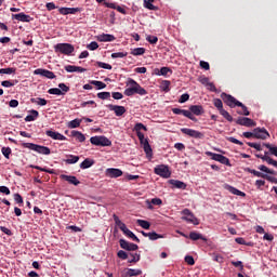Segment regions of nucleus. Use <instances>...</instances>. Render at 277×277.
<instances>
[{
  "instance_id": "1",
  "label": "nucleus",
  "mask_w": 277,
  "mask_h": 277,
  "mask_svg": "<svg viewBox=\"0 0 277 277\" xmlns=\"http://www.w3.org/2000/svg\"><path fill=\"white\" fill-rule=\"evenodd\" d=\"M221 98L232 109L235 107H241L242 113L239 114H241L242 116H250V110H248V107L243 105V103L237 101V98H235L233 95L223 92L221 93Z\"/></svg>"
},
{
  "instance_id": "2",
  "label": "nucleus",
  "mask_w": 277,
  "mask_h": 277,
  "mask_svg": "<svg viewBox=\"0 0 277 277\" xmlns=\"http://www.w3.org/2000/svg\"><path fill=\"white\" fill-rule=\"evenodd\" d=\"M123 94L126 96H133L135 94H138L140 96H146V94H148V91L142 88V85H140L137 81L130 79L127 83V89L124 90Z\"/></svg>"
},
{
  "instance_id": "3",
  "label": "nucleus",
  "mask_w": 277,
  "mask_h": 277,
  "mask_svg": "<svg viewBox=\"0 0 277 277\" xmlns=\"http://www.w3.org/2000/svg\"><path fill=\"white\" fill-rule=\"evenodd\" d=\"M24 148H28L29 150H35L39 155H51V148L34 143H23Z\"/></svg>"
},
{
  "instance_id": "4",
  "label": "nucleus",
  "mask_w": 277,
  "mask_h": 277,
  "mask_svg": "<svg viewBox=\"0 0 277 277\" xmlns=\"http://www.w3.org/2000/svg\"><path fill=\"white\" fill-rule=\"evenodd\" d=\"M54 51L63 55H72V53H75V45L70 43H57L54 45Z\"/></svg>"
},
{
  "instance_id": "5",
  "label": "nucleus",
  "mask_w": 277,
  "mask_h": 277,
  "mask_svg": "<svg viewBox=\"0 0 277 277\" xmlns=\"http://www.w3.org/2000/svg\"><path fill=\"white\" fill-rule=\"evenodd\" d=\"M207 157H211L213 161H219V163H223V166H228L230 168V160L226 158V156L222 154H215L213 151H206Z\"/></svg>"
},
{
  "instance_id": "6",
  "label": "nucleus",
  "mask_w": 277,
  "mask_h": 277,
  "mask_svg": "<svg viewBox=\"0 0 277 277\" xmlns=\"http://www.w3.org/2000/svg\"><path fill=\"white\" fill-rule=\"evenodd\" d=\"M182 215H184L182 216V220L188 222L189 224H194V226H198V224H200V221H198L196 215H194V213L189 209H184L182 211Z\"/></svg>"
},
{
  "instance_id": "7",
  "label": "nucleus",
  "mask_w": 277,
  "mask_h": 277,
  "mask_svg": "<svg viewBox=\"0 0 277 277\" xmlns=\"http://www.w3.org/2000/svg\"><path fill=\"white\" fill-rule=\"evenodd\" d=\"M155 174L161 176L162 179H170L172 176V172H170V168L166 164H159L154 169Z\"/></svg>"
},
{
  "instance_id": "8",
  "label": "nucleus",
  "mask_w": 277,
  "mask_h": 277,
  "mask_svg": "<svg viewBox=\"0 0 277 277\" xmlns=\"http://www.w3.org/2000/svg\"><path fill=\"white\" fill-rule=\"evenodd\" d=\"M90 142L93 146H111V142L106 136H92Z\"/></svg>"
},
{
  "instance_id": "9",
  "label": "nucleus",
  "mask_w": 277,
  "mask_h": 277,
  "mask_svg": "<svg viewBox=\"0 0 277 277\" xmlns=\"http://www.w3.org/2000/svg\"><path fill=\"white\" fill-rule=\"evenodd\" d=\"M137 137L143 145L144 153L147 155V157H153V148L150 147V144L148 143V138L144 137V133L138 132Z\"/></svg>"
},
{
  "instance_id": "10",
  "label": "nucleus",
  "mask_w": 277,
  "mask_h": 277,
  "mask_svg": "<svg viewBox=\"0 0 277 277\" xmlns=\"http://www.w3.org/2000/svg\"><path fill=\"white\" fill-rule=\"evenodd\" d=\"M181 132L184 133V135H188V137H194L195 140H203L205 134L200 131L189 129V128H182Z\"/></svg>"
},
{
  "instance_id": "11",
  "label": "nucleus",
  "mask_w": 277,
  "mask_h": 277,
  "mask_svg": "<svg viewBox=\"0 0 277 277\" xmlns=\"http://www.w3.org/2000/svg\"><path fill=\"white\" fill-rule=\"evenodd\" d=\"M172 113L175 114V116L182 115V116H185V118L193 120V122H198V119L189 110H185L181 108H172Z\"/></svg>"
},
{
  "instance_id": "12",
  "label": "nucleus",
  "mask_w": 277,
  "mask_h": 277,
  "mask_svg": "<svg viewBox=\"0 0 277 277\" xmlns=\"http://www.w3.org/2000/svg\"><path fill=\"white\" fill-rule=\"evenodd\" d=\"M119 246L122 250H128V252H135L140 247L133 242H129L124 239L119 240Z\"/></svg>"
},
{
  "instance_id": "13",
  "label": "nucleus",
  "mask_w": 277,
  "mask_h": 277,
  "mask_svg": "<svg viewBox=\"0 0 277 277\" xmlns=\"http://www.w3.org/2000/svg\"><path fill=\"white\" fill-rule=\"evenodd\" d=\"M253 135L255 140H267L269 137V132L265 128H255L253 130Z\"/></svg>"
},
{
  "instance_id": "14",
  "label": "nucleus",
  "mask_w": 277,
  "mask_h": 277,
  "mask_svg": "<svg viewBox=\"0 0 277 277\" xmlns=\"http://www.w3.org/2000/svg\"><path fill=\"white\" fill-rule=\"evenodd\" d=\"M110 111L115 113V116H124V114H127V108H124V106H118V105H114V104H108L106 106Z\"/></svg>"
},
{
  "instance_id": "15",
  "label": "nucleus",
  "mask_w": 277,
  "mask_h": 277,
  "mask_svg": "<svg viewBox=\"0 0 277 277\" xmlns=\"http://www.w3.org/2000/svg\"><path fill=\"white\" fill-rule=\"evenodd\" d=\"M236 124H240V127H256V122L248 117H239L236 120Z\"/></svg>"
},
{
  "instance_id": "16",
  "label": "nucleus",
  "mask_w": 277,
  "mask_h": 277,
  "mask_svg": "<svg viewBox=\"0 0 277 277\" xmlns=\"http://www.w3.org/2000/svg\"><path fill=\"white\" fill-rule=\"evenodd\" d=\"M34 75H40V77H45V79H55L53 71L42 68L35 69Z\"/></svg>"
},
{
  "instance_id": "17",
  "label": "nucleus",
  "mask_w": 277,
  "mask_h": 277,
  "mask_svg": "<svg viewBox=\"0 0 277 277\" xmlns=\"http://www.w3.org/2000/svg\"><path fill=\"white\" fill-rule=\"evenodd\" d=\"M12 18L14 21H19L21 23H31V21H34V18H31V16L25 14L24 12L18 13V14H12Z\"/></svg>"
},
{
  "instance_id": "18",
  "label": "nucleus",
  "mask_w": 277,
  "mask_h": 277,
  "mask_svg": "<svg viewBox=\"0 0 277 277\" xmlns=\"http://www.w3.org/2000/svg\"><path fill=\"white\" fill-rule=\"evenodd\" d=\"M61 179L63 181H66L67 183H69V185H75L76 187H77V185H81V182L75 175L62 174Z\"/></svg>"
},
{
  "instance_id": "19",
  "label": "nucleus",
  "mask_w": 277,
  "mask_h": 277,
  "mask_svg": "<svg viewBox=\"0 0 277 277\" xmlns=\"http://www.w3.org/2000/svg\"><path fill=\"white\" fill-rule=\"evenodd\" d=\"M106 176H109V179H118L122 176V170L116 168H108L106 170Z\"/></svg>"
},
{
  "instance_id": "20",
  "label": "nucleus",
  "mask_w": 277,
  "mask_h": 277,
  "mask_svg": "<svg viewBox=\"0 0 277 277\" xmlns=\"http://www.w3.org/2000/svg\"><path fill=\"white\" fill-rule=\"evenodd\" d=\"M45 135H48V137H51L52 140H58L60 142L66 141V136H64L60 132L48 130L45 131Z\"/></svg>"
},
{
  "instance_id": "21",
  "label": "nucleus",
  "mask_w": 277,
  "mask_h": 277,
  "mask_svg": "<svg viewBox=\"0 0 277 277\" xmlns=\"http://www.w3.org/2000/svg\"><path fill=\"white\" fill-rule=\"evenodd\" d=\"M60 14L63 16H67V14H77V12H81L79 8H61L58 10Z\"/></svg>"
},
{
  "instance_id": "22",
  "label": "nucleus",
  "mask_w": 277,
  "mask_h": 277,
  "mask_svg": "<svg viewBox=\"0 0 277 277\" xmlns=\"http://www.w3.org/2000/svg\"><path fill=\"white\" fill-rule=\"evenodd\" d=\"M189 111L194 116H202V114H205V108L202 107V105H192L189 107Z\"/></svg>"
},
{
  "instance_id": "23",
  "label": "nucleus",
  "mask_w": 277,
  "mask_h": 277,
  "mask_svg": "<svg viewBox=\"0 0 277 277\" xmlns=\"http://www.w3.org/2000/svg\"><path fill=\"white\" fill-rule=\"evenodd\" d=\"M114 40H116V37L114 35L102 34V35L97 36L98 42H114Z\"/></svg>"
},
{
  "instance_id": "24",
  "label": "nucleus",
  "mask_w": 277,
  "mask_h": 277,
  "mask_svg": "<svg viewBox=\"0 0 277 277\" xmlns=\"http://www.w3.org/2000/svg\"><path fill=\"white\" fill-rule=\"evenodd\" d=\"M225 189H227V192H229L230 194H234V196H241V198H246V193L237 189L236 187L234 186H230V185H226L225 186Z\"/></svg>"
},
{
  "instance_id": "25",
  "label": "nucleus",
  "mask_w": 277,
  "mask_h": 277,
  "mask_svg": "<svg viewBox=\"0 0 277 277\" xmlns=\"http://www.w3.org/2000/svg\"><path fill=\"white\" fill-rule=\"evenodd\" d=\"M65 70L66 72H85L87 69L75 65H66Z\"/></svg>"
},
{
  "instance_id": "26",
  "label": "nucleus",
  "mask_w": 277,
  "mask_h": 277,
  "mask_svg": "<svg viewBox=\"0 0 277 277\" xmlns=\"http://www.w3.org/2000/svg\"><path fill=\"white\" fill-rule=\"evenodd\" d=\"M29 114L31 115H28L25 117V122H34L35 120L38 119V116H40V113H38V110L36 109L29 110Z\"/></svg>"
},
{
  "instance_id": "27",
  "label": "nucleus",
  "mask_w": 277,
  "mask_h": 277,
  "mask_svg": "<svg viewBox=\"0 0 277 277\" xmlns=\"http://www.w3.org/2000/svg\"><path fill=\"white\" fill-rule=\"evenodd\" d=\"M170 185H173L176 189H187V184L179 180H169Z\"/></svg>"
},
{
  "instance_id": "28",
  "label": "nucleus",
  "mask_w": 277,
  "mask_h": 277,
  "mask_svg": "<svg viewBox=\"0 0 277 277\" xmlns=\"http://www.w3.org/2000/svg\"><path fill=\"white\" fill-rule=\"evenodd\" d=\"M104 5L106 8H110V10H117V12H120V14H127V10H124L122 6H116V3L104 2Z\"/></svg>"
},
{
  "instance_id": "29",
  "label": "nucleus",
  "mask_w": 277,
  "mask_h": 277,
  "mask_svg": "<svg viewBox=\"0 0 277 277\" xmlns=\"http://www.w3.org/2000/svg\"><path fill=\"white\" fill-rule=\"evenodd\" d=\"M189 239H192V241H198V239H201V241H207V238L202 236V234H198L196 232L189 233Z\"/></svg>"
},
{
  "instance_id": "30",
  "label": "nucleus",
  "mask_w": 277,
  "mask_h": 277,
  "mask_svg": "<svg viewBox=\"0 0 277 277\" xmlns=\"http://www.w3.org/2000/svg\"><path fill=\"white\" fill-rule=\"evenodd\" d=\"M92 166H94V160H92V159H90V158H85V159L80 163L81 170H88V168H92Z\"/></svg>"
},
{
  "instance_id": "31",
  "label": "nucleus",
  "mask_w": 277,
  "mask_h": 277,
  "mask_svg": "<svg viewBox=\"0 0 277 277\" xmlns=\"http://www.w3.org/2000/svg\"><path fill=\"white\" fill-rule=\"evenodd\" d=\"M71 137H76L78 142H85V135L77 130L71 131Z\"/></svg>"
},
{
  "instance_id": "32",
  "label": "nucleus",
  "mask_w": 277,
  "mask_h": 277,
  "mask_svg": "<svg viewBox=\"0 0 277 277\" xmlns=\"http://www.w3.org/2000/svg\"><path fill=\"white\" fill-rule=\"evenodd\" d=\"M67 157L68 158L65 159V163H67L68 166H72L79 161V156L69 155Z\"/></svg>"
},
{
  "instance_id": "33",
  "label": "nucleus",
  "mask_w": 277,
  "mask_h": 277,
  "mask_svg": "<svg viewBox=\"0 0 277 277\" xmlns=\"http://www.w3.org/2000/svg\"><path fill=\"white\" fill-rule=\"evenodd\" d=\"M148 209H153V205L159 207L163 205V201L160 198H153L150 201H147Z\"/></svg>"
},
{
  "instance_id": "34",
  "label": "nucleus",
  "mask_w": 277,
  "mask_h": 277,
  "mask_svg": "<svg viewBox=\"0 0 277 277\" xmlns=\"http://www.w3.org/2000/svg\"><path fill=\"white\" fill-rule=\"evenodd\" d=\"M136 224H138V226H141V228H144L145 230H149L150 229V222H148L146 220L138 219L136 221Z\"/></svg>"
},
{
  "instance_id": "35",
  "label": "nucleus",
  "mask_w": 277,
  "mask_h": 277,
  "mask_svg": "<svg viewBox=\"0 0 277 277\" xmlns=\"http://www.w3.org/2000/svg\"><path fill=\"white\" fill-rule=\"evenodd\" d=\"M246 171L249 172V174H253V176H258L259 179H265V173H262L254 169L247 168Z\"/></svg>"
},
{
  "instance_id": "36",
  "label": "nucleus",
  "mask_w": 277,
  "mask_h": 277,
  "mask_svg": "<svg viewBox=\"0 0 277 277\" xmlns=\"http://www.w3.org/2000/svg\"><path fill=\"white\" fill-rule=\"evenodd\" d=\"M18 83V80H4L1 82L2 88H14Z\"/></svg>"
},
{
  "instance_id": "37",
  "label": "nucleus",
  "mask_w": 277,
  "mask_h": 277,
  "mask_svg": "<svg viewBox=\"0 0 277 277\" xmlns=\"http://www.w3.org/2000/svg\"><path fill=\"white\" fill-rule=\"evenodd\" d=\"M91 85H96L97 90H105V88H107V84L103 81H98V80H92L90 81Z\"/></svg>"
},
{
  "instance_id": "38",
  "label": "nucleus",
  "mask_w": 277,
  "mask_h": 277,
  "mask_svg": "<svg viewBox=\"0 0 277 277\" xmlns=\"http://www.w3.org/2000/svg\"><path fill=\"white\" fill-rule=\"evenodd\" d=\"M127 276L129 277L142 276V269L129 268L127 272Z\"/></svg>"
},
{
  "instance_id": "39",
  "label": "nucleus",
  "mask_w": 277,
  "mask_h": 277,
  "mask_svg": "<svg viewBox=\"0 0 277 277\" xmlns=\"http://www.w3.org/2000/svg\"><path fill=\"white\" fill-rule=\"evenodd\" d=\"M213 105H214V107H216V109L219 110V113H221L222 110H224V103H222V100H220V98H214V100H213Z\"/></svg>"
},
{
  "instance_id": "40",
  "label": "nucleus",
  "mask_w": 277,
  "mask_h": 277,
  "mask_svg": "<svg viewBox=\"0 0 277 277\" xmlns=\"http://www.w3.org/2000/svg\"><path fill=\"white\" fill-rule=\"evenodd\" d=\"M78 127H81V119H74L68 122L69 129H78Z\"/></svg>"
},
{
  "instance_id": "41",
  "label": "nucleus",
  "mask_w": 277,
  "mask_h": 277,
  "mask_svg": "<svg viewBox=\"0 0 277 277\" xmlns=\"http://www.w3.org/2000/svg\"><path fill=\"white\" fill-rule=\"evenodd\" d=\"M16 72V68L14 67H8V68H1L0 75H14Z\"/></svg>"
},
{
  "instance_id": "42",
  "label": "nucleus",
  "mask_w": 277,
  "mask_h": 277,
  "mask_svg": "<svg viewBox=\"0 0 277 277\" xmlns=\"http://www.w3.org/2000/svg\"><path fill=\"white\" fill-rule=\"evenodd\" d=\"M146 53L145 48H135L131 51V55L137 56V55H144Z\"/></svg>"
},
{
  "instance_id": "43",
  "label": "nucleus",
  "mask_w": 277,
  "mask_h": 277,
  "mask_svg": "<svg viewBox=\"0 0 277 277\" xmlns=\"http://www.w3.org/2000/svg\"><path fill=\"white\" fill-rule=\"evenodd\" d=\"M31 103H36L37 105H40L41 107H44L47 105V100L42 97L31 98Z\"/></svg>"
},
{
  "instance_id": "44",
  "label": "nucleus",
  "mask_w": 277,
  "mask_h": 277,
  "mask_svg": "<svg viewBox=\"0 0 277 277\" xmlns=\"http://www.w3.org/2000/svg\"><path fill=\"white\" fill-rule=\"evenodd\" d=\"M263 161H266V163H268V166H274L275 168H277V161L267 155H265L263 157Z\"/></svg>"
},
{
  "instance_id": "45",
  "label": "nucleus",
  "mask_w": 277,
  "mask_h": 277,
  "mask_svg": "<svg viewBox=\"0 0 277 277\" xmlns=\"http://www.w3.org/2000/svg\"><path fill=\"white\" fill-rule=\"evenodd\" d=\"M48 94H55L56 96H64V92H62V89L52 88L48 90Z\"/></svg>"
},
{
  "instance_id": "46",
  "label": "nucleus",
  "mask_w": 277,
  "mask_h": 277,
  "mask_svg": "<svg viewBox=\"0 0 277 277\" xmlns=\"http://www.w3.org/2000/svg\"><path fill=\"white\" fill-rule=\"evenodd\" d=\"M97 98H101V101H107L108 98H111V93L100 92V93H97Z\"/></svg>"
},
{
  "instance_id": "47",
  "label": "nucleus",
  "mask_w": 277,
  "mask_h": 277,
  "mask_svg": "<svg viewBox=\"0 0 277 277\" xmlns=\"http://www.w3.org/2000/svg\"><path fill=\"white\" fill-rule=\"evenodd\" d=\"M148 238L150 241H157V239H163V236L157 234L156 232L148 233Z\"/></svg>"
},
{
  "instance_id": "48",
  "label": "nucleus",
  "mask_w": 277,
  "mask_h": 277,
  "mask_svg": "<svg viewBox=\"0 0 277 277\" xmlns=\"http://www.w3.org/2000/svg\"><path fill=\"white\" fill-rule=\"evenodd\" d=\"M264 146H265L266 148H268L271 155H274L275 157H277V147H276V146H273V145L269 144V143L264 144Z\"/></svg>"
},
{
  "instance_id": "49",
  "label": "nucleus",
  "mask_w": 277,
  "mask_h": 277,
  "mask_svg": "<svg viewBox=\"0 0 277 277\" xmlns=\"http://www.w3.org/2000/svg\"><path fill=\"white\" fill-rule=\"evenodd\" d=\"M127 55H129V53L127 52H115L111 54V58L118 60V58L127 57Z\"/></svg>"
},
{
  "instance_id": "50",
  "label": "nucleus",
  "mask_w": 277,
  "mask_h": 277,
  "mask_svg": "<svg viewBox=\"0 0 277 277\" xmlns=\"http://www.w3.org/2000/svg\"><path fill=\"white\" fill-rule=\"evenodd\" d=\"M221 116H223V118H225V120H227L228 122H233V116H230V114L223 109L220 111Z\"/></svg>"
},
{
  "instance_id": "51",
  "label": "nucleus",
  "mask_w": 277,
  "mask_h": 277,
  "mask_svg": "<svg viewBox=\"0 0 277 277\" xmlns=\"http://www.w3.org/2000/svg\"><path fill=\"white\" fill-rule=\"evenodd\" d=\"M153 1L155 0H144V8L147 10H157V6L153 4Z\"/></svg>"
},
{
  "instance_id": "52",
  "label": "nucleus",
  "mask_w": 277,
  "mask_h": 277,
  "mask_svg": "<svg viewBox=\"0 0 277 277\" xmlns=\"http://www.w3.org/2000/svg\"><path fill=\"white\" fill-rule=\"evenodd\" d=\"M148 131V129H146V126H144V123H136L134 126V131L137 133H142L141 131Z\"/></svg>"
},
{
  "instance_id": "53",
  "label": "nucleus",
  "mask_w": 277,
  "mask_h": 277,
  "mask_svg": "<svg viewBox=\"0 0 277 277\" xmlns=\"http://www.w3.org/2000/svg\"><path fill=\"white\" fill-rule=\"evenodd\" d=\"M168 72H172V69L170 67H162L156 75H161L162 77H167Z\"/></svg>"
},
{
  "instance_id": "54",
  "label": "nucleus",
  "mask_w": 277,
  "mask_h": 277,
  "mask_svg": "<svg viewBox=\"0 0 277 277\" xmlns=\"http://www.w3.org/2000/svg\"><path fill=\"white\" fill-rule=\"evenodd\" d=\"M1 153L5 157V159H10V155H12V148L2 147Z\"/></svg>"
},
{
  "instance_id": "55",
  "label": "nucleus",
  "mask_w": 277,
  "mask_h": 277,
  "mask_svg": "<svg viewBox=\"0 0 277 277\" xmlns=\"http://www.w3.org/2000/svg\"><path fill=\"white\" fill-rule=\"evenodd\" d=\"M96 66H98V68H104L105 70H111L113 68L110 64L103 62H96Z\"/></svg>"
},
{
  "instance_id": "56",
  "label": "nucleus",
  "mask_w": 277,
  "mask_h": 277,
  "mask_svg": "<svg viewBox=\"0 0 277 277\" xmlns=\"http://www.w3.org/2000/svg\"><path fill=\"white\" fill-rule=\"evenodd\" d=\"M117 256L122 261H127V259H129V254L127 253V251H123V250H119L117 253Z\"/></svg>"
},
{
  "instance_id": "57",
  "label": "nucleus",
  "mask_w": 277,
  "mask_h": 277,
  "mask_svg": "<svg viewBox=\"0 0 277 277\" xmlns=\"http://www.w3.org/2000/svg\"><path fill=\"white\" fill-rule=\"evenodd\" d=\"M126 236L132 239L133 241H136V243H140V238H137V236H135V234L131 232V229L128 230Z\"/></svg>"
},
{
  "instance_id": "58",
  "label": "nucleus",
  "mask_w": 277,
  "mask_h": 277,
  "mask_svg": "<svg viewBox=\"0 0 277 277\" xmlns=\"http://www.w3.org/2000/svg\"><path fill=\"white\" fill-rule=\"evenodd\" d=\"M259 170H261V172H266V174H275V171L267 168L265 164H261Z\"/></svg>"
},
{
  "instance_id": "59",
  "label": "nucleus",
  "mask_w": 277,
  "mask_h": 277,
  "mask_svg": "<svg viewBox=\"0 0 277 277\" xmlns=\"http://www.w3.org/2000/svg\"><path fill=\"white\" fill-rule=\"evenodd\" d=\"M147 42H149V44H155L156 42H159V38H157V36H147L146 37Z\"/></svg>"
},
{
  "instance_id": "60",
  "label": "nucleus",
  "mask_w": 277,
  "mask_h": 277,
  "mask_svg": "<svg viewBox=\"0 0 277 277\" xmlns=\"http://www.w3.org/2000/svg\"><path fill=\"white\" fill-rule=\"evenodd\" d=\"M247 146H250V148H255V150H263V147H261V144L259 143L248 142Z\"/></svg>"
},
{
  "instance_id": "61",
  "label": "nucleus",
  "mask_w": 277,
  "mask_h": 277,
  "mask_svg": "<svg viewBox=\"0 0 277 277\" xmlns=\"http://www.w3.org/2000/svg\"><path fill=\"white\" fill-rule=\"evenodd\" d=\"M130 256L129 263H137L140 261V254L137 253H130Z\"/></svg>"
},
{
  "instance_id": "62",
  "label": "nucleus",
  "mask_w": 277,
  "mask_h": 277,
  "mask_svg": "<svg viewBox=\"0 0 277 277\" xmlns=\"http://www.w3.org/2000/svg\"><path fill=\"white\" fill-rule=\"evenodd\" d=\"M184 261H185V263H187V265H196V261L194 260V256H192V255H186Z\"/></svg>"
},
{
  "instance_id": "63",
  "label": "nucleus",
  "mask_w": 277,
  "mask_h": 277,
  "mask_svg": "<svg viewBox=\"0 0 277 277\" xmlns=\"http://www.w3.org/2000/svg\"><path fill=\"white\" fill-rule=\"evenodd\" d=\"M198 81H199V83H201L202 85H209V83H211L210 81H209V78H207V77H205V76H201V77H199L198 78Z\"/></svg>"
},
{
  "instance_id": "64",
  "label": "nucleus",
  "mask_w": 277,
  "mask_h": 277,
  "mask_svg": "<svg viewBox=\"0 0 277 277\" xmlns=\"http://www.w3.org/2000/svg\"><path fill=\"white\" fill-rule=\"evenodd\" d=\"M58 88L63 92V94H66V92H70V87L66 85L65 83H60Z\"/></svg>"
}]
</instances>
